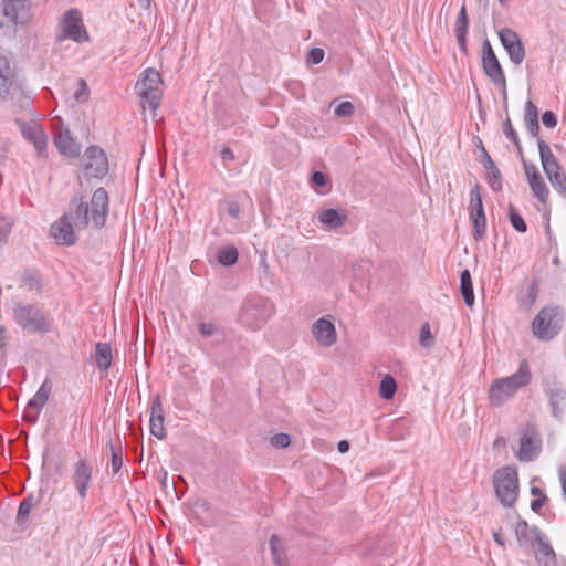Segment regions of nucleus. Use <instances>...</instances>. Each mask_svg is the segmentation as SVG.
<instances>
[{"label": "nucleus", "mask_w": 566, "mask_h": 566, "mask_svg": "<svg viewBox=\"0 0 566 566\" xmlns=\"http://www.w3.org/2000/svg\"><path fill=\"white\" fill-rule=\"evenodd\" d=\"M73 212L77 231L101 230L105 227L109 213V197L105 188H97L87 201L84 195L75 193L69 203Z\"/></svg>", "instance_id": "nucleus-1"}, {"label": "nucleus", "mask_w": 566, "mask_h": 566, "mask_svg": "<svg viewBox=\"0 0 566 566\" xmlns=\"http://www.w3.org/2000/svg\"><path fill=\"white\" fill-rule=\"evenodd\" d=\"M0 103L18 111L30 105V96L18 64L4 54H0Z\"/></svg>", "instance_id": "nucleus-2"}, {"label": "nucleus", "mask_w": 566, "mask_h": 566, "mask_svg": "<svg viewBox=\"0 0 566 566\" xmlns=\"http://www.w3.org/2000/svg\"><path fill=\"white\" fill-rule=\"evenodd\" d=\"M533 378L531 366L526 359H523L517 370L507 377L496 378L492 381L488 399L491 406L501 407L512 399L518 390L526 388Z\"/></svg>", "instance_id": "nucleus-3"}, {"label": "nucleus", "mask_w": 566, "mask_h": 566, "mask_svg": "<svg viewBox=\"0 0 566 566\" xmlns=\"http://www.w3.org/2000/svg\"><path fill=\"white\" fill-rule=\"evenodd\" d=\"M13 317L17 324L28 333L45 335L54 325V319L40 306L33 304H17L13 308Z\"/></svg>", "instance_id": "nucleus-4"}, {"label": "nucleus", "mask_w": 566, "mask_h": 566, "mask_svg": "<svg viewBox=\"0 0 566 566\" xmlns=\"http://www.w3.org/2000/svg\"><path fill=\"white\" fill-rule=\"evenodd\" d=\"M275 312L274 304L266 297L250 296L241 307L240 323L250 329H260Z\"/></svg>", "instance_id": "nucleus-5"}, {"label": "nucleus", "mask_w": 566, "mask_h": 566, "mask_svg": "<svg viewBox=\"0 0 566 566\" xmlns=\"http://www.w3.org/2000/svg\"><path fill=\"white\" fill-rule=\"evenodd\" d=\"M564 312L559 306H544L532 322V332L537 339L551 340L560 332Z\"/></svg>", "instance_id": "nucleus-6"}, {"label": "nucleus", "mask_w": 566, "mask_h": 566, "mask_svg": "<svg viewBox=\"0 0 566 566\" xmlns=\"http://www.w3.org/2000/svg\"><path fill=\"white\" fill-rule=\"evenodd\" d=\"M493 485L497 500L504 507H512L518 496V475L515 468L506 465L494 473Z\"/></svg>", "instance_id": "nucleus-7"}, {"label": "nucleus", "mask_w": 566, "mask_h": 566, "mask_svg": "<svg viewBox=\"0 0 566 566\" xmlns=\"http://www.w3.org/2000/svg\"><path fill=\"white\" fill-rule=\"evenodd\" d=\"M161 83V75L155 69L149 67L143 72L136 83V91L142 97L143 107L147 103L153 111L158 108L163 95Z\"/></svg>", "instance_id": "nucleus-8"}, {"label": "nucleus", "mask_w": 566, "mask_h": 566, "mask_svg": "<svg viewBox=\"0 0 566 566\" xmlns=\"http://www.w3.org/2000/svg\"><path fill=\"white\" fill-rule=\"evenodd\" d=\"M482 67L488 77L502 90L504 107H507L506 78L503 69L488 39L482 44Z\"/></svg>", "instance_id": "nucleus-9"}, {"label": "nucleus", "mask_w": 566, "mask_h": 566, "mask_svg": "<svg viewBox=\"0 0 566 566\" xmlns=\"http://www.w3.org/2000/svg\"><path fill=\"white\" fill-rule=\"evenodd\" d=\"M542 385L544 395L548 399L552 416L560 421L564 407L566 406L565 385L552 374L544 376Z\"/></svg>", "instance_id": "nucleus-10"}, {"label": "nucleus", "mask_w": 566, "mask_h": 566, "mask_svg": "<svg viewBox=\"0 0 566 566\" xmlns=\"http://www.w3.org/2000/svg\"><path fill=\"white\" fill-rule=\"evenodd\" d=\"M73 216L72 210L69 208L67 211L51 226L50 234L57 244L71 247L76 243V232L78 231Z\"/></svg>", "instance_id": "nucleus-11"}, {"label": "nucleus", "mask_w": 566, "mask_h": 566, "mask_svg": "<svg viewBox=\"0 0 566 566\" xmlns=\"http://www.w3.org/2000/svg\"><path fill=\"white\" fill-rule=\"evenodd\" d=\"M83 169L87 177L102 179L108 172V159L98 146H90L84 154Z\"/></svg>", "instance_id": "nucleus-12"}, {"label": "nucleus", "mask_w": 566, "mask_h": 566, "mask_svg": "<svg viewBox=\"0 0 566 566\" xmlns=\"http://www.w3.org/2000/svg\"><path fill=\"white\" fill-rule=\"evenodd\" d=\"M542 439L534 424L528 423L520 440V450L517 458L520 461H533L541 452Z\"/></svg>", "instance_id": "nucleus-13"}, {"label": "nucleus", "mask_w": 566, "mask_h": 566, "mask_svg": "<svg viewBox=\"0 0 566 566\" xmlns=\"http://www.w3.org/2000/svg\"><path fill=\"white\" fill-rule=\"evenodd\" d=\"M501 44L514 65H521L525 59V48L517 32L510 28H502L497 32Z\"/></svg>", "instance_id": "nucleus-14"}, {"label": "nucleus", "mask_w": 566, "mask_h": 566, "mask_svg": "<svg viewBox=\"0 0 566 566\" xmlns=\"http://www.w3.org/2000/svg\"><path fill=\"white\" fill-rule=\"evenodd\" d=\"M29 0H0V28L4 25L3 18L14 24L24 23L29 18Z\"/></svg>", "instance_id": "nucleus-15"}, {"label": "nucleus", "mask_w": 566, "mask_h": 566, "mask_svg": "<svg viewBox=\"0 0 566 566\" xmlns=\"http://www.w3.org/2000/svg\"><path fill=\"white\" fill-rule=\"evenodd\" d=\"M24 139L32 143L39 157L46 155L48 136L42 126L35 122L15 120Z\"/></svg>", "instance_id": "nucleus-16"}, {"label": "nucleus", "mask_w": 566, "mask_h": 566, "mask_svg": "<svg viewBox=\"0 0 566 566\" xmlns=\"http://www.w3.org/2000/svg\"><path fill=\"white\" fill-rule=\"evenodd\" d=\"M64 36L75 42H84L88 40L87 31L83 24L81 12L76 9H70L65 12L62 22Z\"/></svg>", "instance_id": "nucleus-17"}, {"label": "nucleus", "mask_w": 566, "mask_h": 566, "mask_svg": "<svg viewBox=\"0 0 566 566\" xmlns=\"http://www.w3.org/2000/svg\"><path fill=\"white\" fill-rule=\"evenodd\" d=\"M93 467L84 459L73 464L72 482L77 490L78 496L84 500L87 496L92 482Z\"/></svg>", "instance_id": "nucleus-18"}, {"label": "nucleus", "mask_w": 566, "mask_h": 566, "mask_svg": "<svg viewBox=\"0 0 566 566\" xmlns=\"http://www.w3.org/2000/svg\"><path fill=\"white\" fill-rule=\"evenodd\" d=\"M532 532L535 537V542L538 545V549L535 554V559L538 566H555V552L551 544L548 543V541L546 539L545 535L542 534L537 526H533Z\"/></svg>", "instance_id": "nucleus-19"}, {"label": "nucleus", "mask_w": 566, "mask_h": 566, "mask_svg": "<svg viewBox=\"0 0 566 566\" xmlns=\"http://www.w3.org/2000/svg\"><path fill=\"white\" fill-rule=\"evenodd\" d=\"M165 410L159 395H156L151 401V412H150V433L155 436L157 439L163 440L166 438L165 431Z\"/></svg>", "instance_id": "nucleus-20"}, {"label": "nucleus", "mask_w": 566, "mask_h": 566, "mask_svg": "<svg viewBox=\"0 0 566 566\" xmlns=\"http://www.w3.org/2000/svg\"><path fill=\"white\" fill-rule=\"evenodd\" d=\"M312 334L319 345L325 347L334 345L337 340L334 324L325 318H319L312 325Z\"/></svg>", "instance_id": "nucleus-21"}, {"label": "nucleus", "mask_w": 566, "mask_h": 566, "mask_svg": "<svg viewBox=\"0 0 566 566\" xmlns=\"http://www.w3.org/2000/svg\"><path fill=\"white\" fill-rule=\"evenodd\" d=\"M479 146L481 148L480 161L488 171V182L493 191H500L502 189V177L499 168L494 164L493 159L484 148L482 140L479 138Z\"/></svg>", "instance_id": "nucleus-22"}, {"label": "nucleus", "mask_w": 566, "mask_h": 566, "mask_svg": "<svg viewBox=\"0 0 566 566\" xmlns=\"http://www.w3.org/2000/svg\"><path fill=\"white\" fill-rule=\"evenodd\" d=\"M54 144L59 151L70 158H77L81 154L80 144L71 136L69 129H62L54 138Z\"/></svg>", "instance_id": "nucleus-23"}, {"label": "nucleus", "mask_w": 566, "mask_h": 566, "mask_svg": "<svg viewBox=\"0 0 566 566\" xmlns=\"http://www.w3.org/2000/svg\"><path fill=\"white\" fill-rule=\"evenodd\" d=\"M51 391L52 382L49 379H45L38 389V391L35 392V395L33 396V398L29 400L28 408L33 409L35 411L34 417L30 419L32 422L36 421L38 416L40 415L41 410L49 400Z\"/></svg>", "instance_id": "nucleus-24"}, {"label": "nucleus", "mask_w": 566, "mask_h": 566, "mask_svg": "<svg viewBox=\"0 0 566 566\" xmlns=\"http://www.w3.org/2000/svg\"><path fill=\"white\" fill-rule=\"evenodd\" d=\"M469 29V18L465 6L463 4L457 15L454 23V34L458 41V45L461 52L468 53L467 48V34Z\"/></svg>", "instance_id": "nucleus-25"}, {"label": "nucleus", "mask_w": 566, "mask_h": 566, "mask_svg": "<svg viewBox=\"0 0 566 566\" xmlns=\"http://www.w3.org/2000/svg\"><path fill=\"white\" fill-rule=\"evenodd\" d=\"M317 219L328 229H337L345 224L347 214L337 209H323L317 212Z\"/></svg>", "instance_id": "nucleus-26"}, {"label": "nucleus", "mask_w": 566, "mask_h": 566, "mask_svg": "<svg viewBox=\"0 0 566 566\" xmlns=\"http://www.w3.org/2000/svg\"><path fill=\"white\" fill-rule=\"evenodd\" d=\"M269 545L273 563L276 566H289V560L282 538L274 534L270 537Z\"/></svg>", "instance_id": "nucleus-27"}, {"label": "nucleus", "mask_w": 566, "mask_h": 566, "mask_svg": "<svg viewBox=\"0 0 566 566\" xmlns=\"http://www.w3.org/2000/svg\"><path fill=\"white\" fill-rule=\"evenodd\" d=\"M480 189H481L480 185L476 184L470 190V203H469V208H468L470 220L481 219V218L485 217Z\"/></svg>", "instance_id": "nucleus-28"}, {"label": "nucleus", "mask_w": 566, "mask_h": 566, "mask_svg": "<svg viewBox=\"0 0 566 566\" xmlns=\"http://www.w3.org/2000/svg\"><path fill=\"white\" fill-rule=\"evenodd\" d=\"M96 365L102 371L107 370L112 365V348L108 343H97L95 346Z\"/></svg>", "instance_id": "nucleus-29"}, {"label": "nucleus", "mask_w": 566, "mask_h": 566, "mask_svg": "<svg viewBox=\"0 0 566 566\" xmlns=\"http://www.w3.org/2000/svg\"><path fill=\"white\" fill-rule=\"evenodd\" d=\"M460 290L467 306L472 307L474 304V292L469 270H464L460 276Z\"/></svg>", "instance_id": "nucleus-30"}, {"label": "nucleus", "mask_w": 566, "mask_h": 566, "mask_svg": "<svg viewBox=\"0 0 566 566\" xmlns=\"http://www.w3.org/2000/svg\"><path fill=\"white\" fill-rule=\"evenodd\" d=\"M528 184L534 197L542 203H546L549 197V190L543 177L541 175H535L528 180Z\"/></svg>", "instance_id": "nucleus-31"}, {"label": "nucleus", "mask_w": 566, "mask_h": 566, "mask_svg": "<svg viewBox=\"0 0 566 566\" xmlns=\"http://www.w3.org/2000/svg\"><path fill=\"white\" fill-rule=\"evenodd\" d=\"M515 536L521 546L532 545L535 537L532 532V527L528 526L525 520L518 521L515 527Z\"/></svg>", "instance_id": "nucleus-32"}, {"label": "nucleus", "mask_w": 566, "mask_h": 566, "mask_svg": "<svg viewBox=\"0 0 566 566\" xmlns=\"http://www.w3.org/2000/svg\"><path fill=\"white\" fill-rule=\"evenodd\" d=\"M239 253L235 247H224L218 251L217 260L223 266H232L237 263Z\"/></svg>", "instance_id": "nucleus-33"}, {"label": "nucleus", "mask_w": 566, "mask_h": 566, "mask_svg": "<svg viewBox=\"0 0 566 566\" xmlns=\"http://www.w3.org/2000/svg\"><path fill=\"white\" fill-rule=\"evenodd\" d=\"M397 391V382L395 378L390 375H386L379 386V396L385 400H390L394 398Z\"/></svg>", "instance_id": "nucleus-34"}, {"label": "nucleus", "mask_w": 566, "mask_h": 566, "mask_svg": "<svg viewBox=\"0 0 566 566\" xmlns=\"http://www.w3.org/2000/svg\"><path fill=\"white\" fill-rule=\"evenodd\" d=\"M537 146L543 169L558 160L557 157L553 154L549 145L545 140L538 138Z\"/></svg>", "instance_id": "nucleus-35"}, {"label": "nucleus", "mask_w": 566, "mask_h": 566, "mask_svg": "<svg viewBox=\"0 0 566 566\" xmlns=\"http://www.w3.org/2000/svg\"><path fill=\"white\" fill-rule=\"evenodd\" d=\"M21 286L30 292L41 293L42 283L39 276L32 271H25L21 277Z\"/></svg>", "instance_id": "nucleus-36"}, {"label": "nucleus", "mask_w": 566, "mask_h": 566, "mask_svg": "<svg viewBox=\"0 0 566 566\" xmlns=\"http://www.w3.org/2000/svg\"><path fill=\"white\" fill-rule=\"evenodd\" d=\"M109 449L112 454V473L117 474L123 467V448L120 441L117 444H114L113 441H109Z\"/></svg>", "instance_id": "nucleus-37"}, {"label": "nucleus", "mask_w": 566, "mask_h": 566, "mask_svg": "<svg viewBox=\"0 0 566 566\" xmlns=\"http://www.w3.org/2000/svg\"><path fill=\"white\" fill-rule=\"evenodd\" d=\"M509 220L511 226L521 233L526 232L527 226L524 221L523 217L520 214L518 210L513 203L509 205Z\"/></svg>", "instance_id": "nucleus-38"}, {"label": "nucleus", "mask_w": 566, "mask_h": 566, "mask_svg": "<svg viewBox=\"0 0 566 566\" xmlns=\"http://www.w3.org/2000/svg\"><path fill=\"white\" fill-rule=\"evenodd\" d=\"M559 196L566 198V175L564 170L546 176Z\"/></svg>", "instance_id": "nucleus-39"}, {"label": "nucleus", "mask_w": 566, "mask_h": 566, "mask_svg": "<svg viewBox=\"0 0 566 566\" xmlns=\"http://www.w3.org/2000/svg\"><path fill=\"white\" fill-rule=\"evenodd\" d=\"M503 133L506 136V138L510 139L515 145L516 149L522 155L523 149H522V145H521L518 135H517L516 130L514 129V127L511 123V119L509 117H506V119L503 122Z\"/></svg>", "instance_id": "nucleus-40"}, {"label": "nucleus", "mask_w": 566, "mask_h": 566, "mask_svg": "<svg viewBox=\"0 0 566 566\" xmlns=\"http://www.w3.org/2000/svg\"><path fill=\"white\" fill-rule=\"evenodd\" d=\"M221 205L224 207L230 218L238 220L241 217V203L238 199H228Z\"/></svg>", "instance_id": "nucleus-41"}, {"label": "nucleus", "mask_w": 566, "mask_h": 566, "mask_svg": "<svg viewBox=\"0 0 566 566\" xmlns=\"http://www.w3.org/2000/svg\"><path fill=\"white\" fill-rule=\"evenodd\" d=\"M419 343L423 348H431L434 345V337L431 334L429 323H424L420 329Z\"/></svg>", "instance_id": "nucleus-42"}, {"label": "nucleus", "mask_w": 566, "mask_h": 566, "mask_svg": "<svg viewBox=\"0 0 566 566\" xmlns=\"http://www.w3.org/2000/svg\"><path fill=\"white\" fill-rule=\"evenodd\" d=\"M198 332L203 338H209L218 334H222L221 329L213 323L200 322L198 324Z\"/></svg>", "instance_id": "nucleus-43"}, {"label": "nucleus", "mask_w": 566, "mask_h": 566, "mask_svg": "<svg viewBox=\"0 0 566 566\" xmlns=\"http://www.w3.org/2000/svg\"><path fill=\"white\" fill-rule=\"evenodd\" d=\"M90 90L86 82L83 78L77 81V88L74 92V99L78 103H84L88 99Z\"/></svg>", "instance_id": "nucleus-44"}, {"label": "nucleus", "mask_w": 566, "mask_h": 566, "mask_svg": "<svg viewBox=\"0 0 566 566\" xmlns=\"http://www.w3.org/2000/svg\"><path fill=\"white\" fill-rule=\"evenodd\" d=\"M473 224V237L476 241L481 240L486 230V218L471 220Z\"/></svg>", "instance_id": "nucleus-45"}, {"label": "nucleus", "mask_w": 566, "mask_h": 566, "mask_svg": "<svg viewBox=\"0 0 566 566\" xmlns=\"http://www.w3.org/2000/svg\"><path fill=\"white\" fill-rule=\"evenodd\" d=\"M32 507H33V503H32L31 496L25 497L19 505L18 515H17L18 522L25 520L29 516Z\"/></svg>", "instance_id": "nucleus-46"}, {"label": "nucleus", "mask_w": 566, "mask_h": 566, "mask_svg": "<svg viewBox=\"0 0 566 566\" xmlns=\"http://www.w3.org/2000/svg\"><path fill=\"white\" fill-rule=\"evenodd\" d=\"M11 229V220L7 217H0V245L7 242Z\"/></svg>", "instance_id": "nucleus-47"}, {"label": "nucleus", "mask_w": 566, "mask_h": 566, "mask_svg": "<svg viewBox=\"0 0 566 566\" xmlns=\"http://www.w3.org/2000/svg\"><path fill=\"white\" fill-rule=\"evenodd\" d=\"M354 112L355 107L350 102H342L334 111L335 115L339 117H349Z\"/></svg>", "instance_id": "nucleus-48"}, {"label": "nucleus", "mask_w": 566, "mask_h": 566, "mask_svg": "<svg viewBox=\"0 0 566 566\" xmlns=\"http://www.w3.org/2000/svg\"><path fill=\"white\" fill-rule=\"evenodd\" d=\"M325 52L321 48H313L307 53V63L308 64H319L324 59Z\"/></svg>", "instance_id": "nucleus-49"}, {"label": "nucleus", "mask_w": 566, "mask_h": 566, "mask_svg": "<svg viewBox=\"0 0 566 566\" xmlns=\"http://www.w3.org/2000/svg\"><path fill=\"white\" fill-rule=\"evenodd\" d=\"M291 443V437L287 433H276L271 438V444L275 448H286Z\"/></svg>", "instance_id": "nucleus-50"}, {"label": "nucleus", "mask_w": 566, "mask_h": 566, "mask_svg": "<svg viewBox=\"0 0 566 566\" xmlns=\"http://www.w3.org/2000/svg\"><path fill=\"white\" fill-rule=\"evenodd\" d=\"M538 119V109L532 101H527L525 105L524 122Z\"/></svg>", "instance_id": "nucleus-51"}, {"label": "nucleus", "mask_w": 566, "mask_h": 566, "mask_svg": "<svg viewBox=\"0 0 566 566\" xmlns=\"http://www.w3.org/2000/svg\"><path fill=\"white\" fill-rule=\"evenodd\" d=\"M542 123L547 128H555L557 125V116L552 111H546L542 115Z\"/></svg>", "instance_id": "nucleus-52"}, {"label": "nucleus", "mask_w": 566, "mask_h": 566, "mask_svg": "<svg viewBox=\"0 0 566 566\" xmlns=\"http://www.w3.org/2000/svg\"><path fill=\"white\" fill-rule=\"evenodd\" d=\"M521 156H522L523 168H524L525 175L527 177V180L532 179L533 176H535V175H541L537 167L534 164L527 163L523 158V154Z\"/></svg>", "instance_id": "nucleus-53"}, {"label": "nucleus", "mask_w": 566, "mask_h": 566, "mask_svg": "<svg viewBox=\"0 0 566 566\" xmlns=\"http://www.w3.org/2000/svg\"><path fill=\"white\" fill-rule=\"evenodd\" d=\"M312 182L317 187L326 186L327 179L325 174L322 171H314L312 174Z\"/></svg>", "instance_id": "nucleus-54"}, {"label": "nucleus", "mask_w": 566, "mask_h": 566, "mask_svg": "<svg viewBox=\"0 0 566 566\" xmlns=\"http://www.w3.org/2000/svg\"><path fill=\"white\" fill-rule=\"evenodd\" d=\"M524 123H525V127H526L527 132L530 133V135L532 137H538V134H539L538 119L531 120V122H524Z\"/></svg>", "instance_id": "nucleus-55"}, {"label": "nucleus", "mask_w": 566, "mask_h": 566, "mask_svg": "<svg viewBox=\"0 0 566 566\" xmlns=\"http://www.w3.org/2000/svg\"><path fill=\"white\" fill-rule=\"evenodd\" d=\"M547 496L543 495L541 497H537L531 502V510L535 513H538L542 507L546 504Z\"/></svg>", "instance_id": "nucleus-56"}, {"label": "nucleus", "mask_w": 566, "mask_h": 566, "mask_svg": "<svg viewBox=\"0 0 566 566\" xmlns=\"http://www.w3.org/2000/svg\"><path fill=\"white\" fill-rule=\"evenodd\" d=\"M220 156L224 163L228 160L234 159V154H233L232 149L229 147H223L220 151Z\"/></svg>", "instance_id": "nucleus-57"}, {"label": "nucleus", "mask_w": 566, "mask_h": 566, "mask_svg": "<svg viewBox=\"0 0 566 566\" xmlns=\"http://www.w3.org/2000/svg\"><path fill=\"white\" fill-rule=\"evenodd\" d=\"M545 175L548 176V175H552L554 172H559L563 170L559 161L557 160L556 163H554L553 165H549L547 166L545 169H543Z\"/></svg>", "instance_id": "nucleus-58"}, {"label": "nucleus", "mask_w": 566, "mask_h": 566, "mask_svg": "<svg viewBox=\"0 0 566 566\" xmlns=\"http://www.w3.org/2000/svg\"><path fill=\"white\" fill-rule=\"evenodd\" d=\"M559 480H560L563 494L566 499V467H562L559 469Z\"/></svg>", "instance_id": "nucleus-59"}, {"label": "nucleus", "mask_w": 566, "mask_h": 566, "mask_svg": "<svg viewBox=\"0 0 566 566\" xmlns=\"http://www.w3.org/2000/svg\"><path fill=\"white\" fill-rule=\"evenodd\" d=\"M337 449L340 453H346L349 450V442L347 440L339 441Z\"/></svg>", "instance_id": "nucleus-60"}, {"label": "nucleus", "mask_w": 566, "mask_h": 566, "mask_svg": "<svg viewBox=\"0 0 566 566\" xmlns=\"http://www.w3.org/2000/svg\"><path fill=\"white\" fill-rule=\"evenodd\" d=\"M493 538L500 546L503 547L505 545L504 538L502 537L500 531H493Z\"/></svg>", "instance_id": "nucleus-61"}, {"label": "nucleus", "mask_w": 566, "mask_h": 566, "mask_svg": "<svg viewBox=\"0 0 566 566\" xmlns=\"http://www.w3.org/2000/svg\"><path fill=\"white\" fill-rule=\"evenodd\" d=\"M537 292H538L537 286L535 284H533L528 291V295H530L532 303L536 300Z\"/></svg>", "instance_id": "nucleus-62"}, {"label": "nucleus", "mask_w": 566, "mask_h": 566, "mask_svg": "<svg viewBox=\"0 0 566 566\" xmlns=\"http://www.w3.org/2000/svg\"><path fill=\"white\" fill-rule=\"evenodd\" d=\"M531 494H532L533 496H536V497H541V496H543V495H546V494L542 491V489H539L538 486H532V488H531Z\"/></svg>", "instance_id": "nucleus-63"}, {"label": "nucleus", "mask_w": 566, "mask_h": 566, "mask_svg": "<svg viewBox=\"0 0 566 566\" xmlns=\"http://www.w3.org/2000/svg\"><path fill=\"white\" fill-rule=\"evenodd\" d=\"M4 332H6V328L0 325V347H4L6 346V343H4Z\"/></svg>", "instance_id": "nucleus-64"}]
</instances>
